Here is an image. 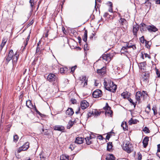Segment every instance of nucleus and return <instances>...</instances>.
<instances>
[{"label":"nucleus","instance_id":"f257e3e1","mask_svg":"<svg viewBox=\"0 0 160 160\" xmlns=\"http://www.w3.org/2000/svg\"><path fill=\"white\" fill-rule=\"evenodd\" d=\"M103 84L105 88L107 90L112 92L116 91L117 86L113 82L108 81L107 82L105 80H104Z\"/></svg>","mask_w":160,"mask_h":160},{"label":"nucleus","instance_id":"f03ea898","mask_svg":"<svg viewBox=\"0 0 160 160\" xmlns=\"http://www.w3.org/2000/svg\"><path fill=\"white\" fill-rule=\"evenodd\" d=\"M122 148L124 150L128 153H130L133 150L132 144H130L128 142H127L125 144H123Z\"/></svg>","mask_w":160,"mask_h":160},{"label":"nucleus","instance_id":"7ed1b4c3","mask_svg":"<svg viewBox=\"0 0 160 160\" xmlns=\"http://www.w3.org/2000/svg\"><path fill=\"white\" fill-rule=\"evenodd\" d=\"M80 81V85L82 87H84L88 84V79L85 76H82L79 78Z\"/></svg>","mask_w":160,"mask_h":160},{"label":"nucleus","instance_id":"20e7f679","mask_svg":"<svg viewBox=\"0 0 160 160\" xmlns=\"http://www.w3.org/2000/svg\"><path fill=\"white\" fill-rule=\"evenodd\" d=\"M113 55L112 53L104 54L102 56V58L103 60L109 62L113 57Z\"/></svg>","mask_w":160,"mask_h":160},{"label":"nucleus","instance_id":"39448f33","mask_svg":"<svg viewBox=\"0 0 160 160\" xmlns=\"http://www.w3.org/2000/svg\"><path fill=\"white\" fill-rule=\"evenodd\" d=\"M13 56V52L12 50L11 49L9 51L8 55L5 58V61L6 63L7 64L12 59Z\"/></svg>","mask_w":160,"mask_h":160},{"label":"nucleus","instance_id":"423d86ee","mask_svg":"<svg viewBox=\"0 0 160 160\" xmlns=\"http://www.w3.org/2000/svg\"><path fill=\"white\" fill-rule=\"evenodd\" d=\"M29 143L28 142H26L22 147H20L17 151L18 153H20L22 151H24L26 150L29 147Z\"/></svg>","mask_w":160,"mask_h":160},{"label":"nucleus","instance_id":"0eeeda50","mask_svg":"<svg viewBox=\"0 0 160 160\" xmlns=\"http://www.w3.org/2000/svg\"><path fill=\"white\" fill-rule=\"evenodd\" d=\"M111 108L109 106L108 103L107 102L106 103V106L103 107V109L106 110L105 112V114L106 115L107 114L109 115L110 116L112 117V112L111 110Z\"/></svg>","mask_w":160,"mask_h":160},{"label":"nucleus","instance_id":"6e6552de","mask_svg":"<svg viewBox=\"0 0 160 160\" xmlns=\"http://www.w3.org/2000/svg\"><path fill=\"white\" fill-rule=\"evenodd\" d=\"M102 95V91L99 89H97L93 92L92 94L93 97L97 98L100 97Z\"/></svg>","mask_w":160,"mask_h":160},{"label":"nucleus","instance_id":"1a4fd4ad","mask_svg":"<svg viewBox=\"0 0 160 160\" xmlns=\"http://www.w3.org/2000/svg\"><path fill=\"white\" fill-rule=\"evenodd\" d=\"M119 21L121 24V26L124 29L127 28V22L125 19L121 18Z\"/></svg>","mask_w":160,"mask_h":160},{"label":"nucleus","instance_id":"9d476101","mask_svg":"<svg viewBox=\"0 0 160 160\" xmlns=\"http://www.w3.org/2000/svg\"><path fill=\"white\" fill-rule=\"evenodd\" d=\"M56 77L55 75L50 73L48 76L47 80L50 82H53L56 80Z\"/></svg>","mask_w":160,"mask_h":160},{"label":"nucleus","instance_id":"9b49d317","mask_svg":"<svg viewBox=\"0 0 160 160\" xmlns=\"http://www.w3.org/2000/svg\"><path fill=\"white\" fill-rule=\"evenodd\" d=\"M80 105L82 109H84L89 106V103L86 100H83L81 102Z\"/></svg>","mask_w":160,"mask_h":160},{"label":"nucleus","instance_id":"f8f14e48","mask_svg":"<svg viewBox=\"0 0 160 160\" xmlns=\"http://www.w3.org/2000/svg\"><path fill=\"white\" fill-rule=\"evenodd\" d=\"M64 129V127L62 125H56L53 127V129L54 130L61 132H63Z\"/></svg>","mask_w":160,"mask_h":160},{"label":"nucleus","instance_id":"ddd939ff","mask_svg":"<svg viewBox=\"0 0 160 160\" xmlns=\"http://www.w3.org/2000/svg\"><path fill=\"white\" fill-rule=\"evenodd\" d=\"M140 28L141 31L142 32L144 31H146L148 30V26L146 25L145 24L142 23L140 24Z\"/></svg>","mask_w":160,"mask_h":160},{"label":"nucleus","instance_id":"4468645a","mask_svg":"<svg viewBox=\"0 0 160 160\" xmlns=\"http://www.w3.org/2000/svg\"><path fill=\"white\" fill-rule=\"evenodd\" d=\"M142 77L144 81H146L149 77V74L146 72H144L142 74Z\"/></svg>","mask_w":160,"mask_h":160},{"label":"nucleus","instance_id":"2eb2a0df","mask_svg":"<svg viewBox=\"0 0 160 160\" xmlns=\"http://www.w3.org/2000/svg\"><path fill=\"white\" fill-rule=\"evenodd\" d=\"M84 140L83 138L78 137H77L75 141V143L78 144H81L82 143Z\"/></svg>","mask_w":160,"mask_h":160},{"label":"nucleus","instance_id":"dca6fc26","mask_svg":"<svg viewBox=\"0 0 160 160\" xmlns=\"http://www.w3.org/2000/svg\"><path fill=\"white\" fill-rule=\"evenodd\" d=\"M148 141L149 138L148 137H146L144 138L142 141L144 148H146L147 147L148 144Z\"/></svg>","mask_w":160,"mask_h":160},{"label":"nucleus","instance_id":"f3484780","mask_svg":"<svg viewBox=\"0 0 160 160\" xmlns=\"http://www.w3.org/2000/svg\"><path fill=\"white\" fill-rule=\"evenodd\" d=\"M148 30L149 32H155L158 30V29L153 25L148 26Z\"/></svg>","mask_w":160,"mask_h":160},{"label":"nucleus","instance_id":"a211bd4d","mask_svg":"<svg viewBox=\"0 0 160 160\" xmlns=\"http://www.w3.org/2000/svg\"><path fill=\"white\" fill-rule=\"evenodd\" d=\"M142 96L141 94V92L138 91L136 93L135 97L137 101L140 102L141 100V97Z\"/></svg>","mask_w":160,"mask_h":160},{"label":"nucleus","instance_id":"6ab92c4d","mask_svg":"<svg viewBox=\"0 0 160 160\" xmlns=\"http://www.w3.org/2000/svg\"><path fill=\"white\" fill-rule=\"evenodd\" d=\"M73 113L74 111L71 108H68V109L66 111V114L68 115L71 116H72Z\"/></svg>","mask_w":160,"mask_h":160},{"label":"nucleus","instance_id":"aec40b11","mask_svg":"<svg viewBox=\"0 0 160 160\" xmlns=\"http://www.w3.org/2000/svg\"><path fill=\"white\" fill-rule=\"evenodd\" d=\"M146 65V62H143L139 63L138 65V67L140 69L143 71L145 70V67Z\"/></svg>","mask_w":160,"mask_h":160},{"label":"nucleus","instance_id":"412c9836","mask_svg":"<svg viewBox=\"0 0 160 160\" xmlns=\"http://www.w3.org/2000/svg\"><path fill=\"white\" fill-rule=\"evenodd\" d=\"M106 72V68L103 67L100 69L97 70V72L98 73L101 74H104Z\"/></svg>","mask_w":160,"mask_h":160},{"label":"nucleus","instance_id":"4be33fe9","mask_svg":"<svg viewBox=\"0 0 160 160\" xmlns=\"http://www.w3.org/2000/svg\"><path fill=\"white\" fill-rule=\"evenodd\" d=\"M133 34L135 36H137V32L139 29L138 26L137 25L133 26Z\"/></svg>","mask_w":160,"mask_h":160},{"label":"nucleus","instance_id":"5701e85b","mask_svg":"<svg viewBox=\"0 0 160 160\" xmlns=\"http://www.w3.org/2000/svg\"><path fill=\"white\" fill-rule=\"evenodd\" d=\"M130 93H129L128 92H123L121 94V96L123 97L124 98H127L128 99L129 98Z\"/></svg>","mask_w":160,"mask_h":160},{"label":"nucleus","instance_id":"b1692460","mask_svg":"<svg viewBox=\"0 0 160 160\" xmlns=\"http://www.w3.org/2000/svg\"><path fill=\"white\" fill-rule=\"evenodd\" d=\"M87 37L88 31L87 30H85V31L84 35L82 37L83 40L85 42H86L87 41Z\"/></svg>","mask_w":160,"mask_h":160},{"label":"nucleus","instance_id":"393cba45","mask_svg":"<svg viewBox=\"0 0 160 160\" xmlns=\"http://www.w3.org/2000/svg\"><path fill=\"white\" fill-rule=\"evenodd\" d=\"M112 143L109 142L107 143V150L109 151H111L112 149Z\"/></svg>","mask_w":160,"mask_h":160},{"label":"nucleus","instance_id":"a878e982","mask_svg":"<svg viewBox=\"0 0 160 160\" xmlns=\"http://www.w3.org/2000/svg\"><path fill=\"white\" fill-rule=\"evenodd\" d=\"M68 71V68H62L60 69V72L62 74H65Z\"/></svg>","mask_w":160,"mask_h":160},{"label":"nucleus","instance_id":"bb28decb","mask_svg":"<svg viewBox=\"0 0 160 160\" xmlns=\"http://www.w3.org/2000/svg\"><path fill=\"white\" fill-rule=\"evenodd\" d=\"M91 139V136L87 137L85 138L86 143L88 145H90L91 143V141L90 140Z\"/></svg>","mask_w":160,"mask_h":160},{"label":"nucleus","instance_id":"cd10ccee","mask_svg":"<svg viewBox=\"0 0 160 160\" xmlns=\"http://www.w3.org/2000/svg\"><path fill=\"white\" fill-rule=\"evenodd\" d=\"M18 55L17 54V52L15 54L14 57L12 58V63H15L17 61L18 59Z\"/></svg>","mask_w":160,"mask_h":160},{"label":"nucleus","instance_id":"c85d7f7f","mask_svg":"<svg viewBox=\"0 0 160 160\" xmlns=\"http://www.w3.org/2000/svg\"><path fill=\"white\" fill-rule=\"evenodd\" d=\"M69 156L67 155L61 156L60 160H69Z\"/></svg>","mask_w":160,"mask_h":160},{"label":"nucleus","instance_id":"c756f323","mask_svg":"<svg viewBox=\"0 0 160 160\" xmlns=\"http://www.w3.org/2000/svg\"><path fill=\"white\" fill-rule=\"evenodd\" d=\"M114 156L112 154H109L106 158L107 160H115Z\"/></svg>","mask_w":160,"mask_h":160},{"label":"nucleus","instance_id":"7c9ffc66","mask_svg":"<svg viewBox=\"0 0 160 160\" xmlns=\"http://www.w3.org/2000/svg\"><path fill=\"white\" fill-rule=\"evenodd\" d=\"M121 126L122 127L124 131L127 130L128 129V127L127 126V123L126 122H122L121 124Z\"/></svg>","mask_w":160,"mask_h":160},{"label":"nucleus","instance_id":"2f4dec72","mask_svg":"<svg viewBox=\"0 0 160 160\" xmlns=\"http://www.w3.org/2000/svg\"><path fill=\"white\" fill-rule=\"evenodd\" d=\"M74 124V122L72 121H69L67 125V128L68 129H70L72 127Z\"/></svg>","mask_w":160,"mask_h":160},{"label":"nucleus","instance_id":"473e14b6","mask_svg":"<svg viewBox=\"0 0 160 160\" xmlns=\"http://www.w3.org/2000/svg\"><path fill=\"white\" fill-rule=\"evenodd\" d=\"M30 34L28 35V36L26 41V42H24V48L23 49H22L23 50H24V49H25V47L27 45L28 41L30 39Z\"/></svg>","mask_w":160,"mask_h":160},{"label":"nucleus","instance_id":"72a5a7b5","mask_svg":"<svg viewBox=\"0 0 160 160\" xmlns=\"http://www.w3.org/2000/svg\"><path fill=\"white\" fill-rule=\"evenodd\" d=\"M94 110L92 111V112H88L87 114L88 118H89L91 117L94 116Z\"/></svg>","mask_w":160,"mask_h":160},{"label":"nucleus","instance_id":"f704fd0d","mask_svg":"<svg viewBox=\"0 0 160 160\" xmlns=\"http://www.w3.org/2000/svg\"><path fill=\"white\" fill-rule=\"evenodd\" d=\"M145 6H147L148 7H149L150 8L151 7V3L149 1V0H147L145 2Z\"/></svg>","mask_w":160,"mask_h":160},{"label":"nucleus","instance_id":"c9c22d12","mask_svg":"<svg viewBox=\"0 0 160 160\" xmlns=\"http://www.w3.org/2000/svg\"><path fill=\"white\" fill-rule=\"evenodd\" d=\"M108 3L110 4L109 5V8L108 9V11L110 12H112V3L110 2H108Z\"/></svg>","mask_w":160,"mask_h":160},{"label":"nucleus","instance_id":"e433bc0d","mask_svg":"<svg viewBox=\"0 0 160 160\" xmlns=\"http://www.w3.org/2000/svg\"><path fill=\"white\" fill-rule=\"evenodd\" d=\"M137 122L136 120H133L132 118L128 122V123L130 125H132V124H134L136 123Z\"/></svg>","mask_w":160,"mask_h":160},{"label":"nucleus","instance_id":"4c0bfd02","mask_svg":"<svg viewBox=\"0 0 160 160\" xmlns=\"http://www.w3.org/2000/svg\"><path fill=\"white\" fill-rule=\"evenodd\" d=\"M26 106L30 108H31L30 106H32V107H33V105L31 103V101L29 100L26 102Z\"/></svg>","mask_w":160,"mask_h":160},{"label":"nucleus","instance_id":"58836bf2","mask_svg":"<svg viewBox=\"0 0 160 160\" xmlns=\"http://www.w3.org/2000/svg\"><path fill=\"white\" fill-rule=\"evenodd\" d=\"M152 109L153 111L154 115H156L157 114L156 107H153Z\"/></svg>","mask_w":160,"mask_h":160},{"label":"nucleus","instance_id":"ea45409f","mask_svg":"<svg viewBox=\"0 0 160 160\" xmlns=\"http://www.w3.org/2000/svg\"><path fill=\"white\" fill-rule=\"evenodd\" d=\"M139 40L142 43H144V42H145L146 41H147L145 39L144 37L143 36H142L139 38Z\"/></svg>","mask_w":160,"mask_h":160},{"label":"nucleus","instance_id":"a19ab883","mask_svg":"<svg viewBox=\"0 0 160 160\" xmlns=\"http://www.w3.org/2000/svg\"><path fill=\"white\" fill-rule=\"evenodd\" d=\"M127 99L134 106V108H135L136 106V104L133 102V100L130 98H128V99Z\"/></svg>","mask_w":160,"mask_h":160},{"label":"nucleus","instance_id":"79ce46f5","mask_svg":"<svg viewBox=\"0 0 160 160\" xmlns=\"http://www.w3.org/2000/svg\"><path fill=\"white\" fill-rule=\"evenodd\" d=\"M7 41V40L6 39H3L2 40V42L1 45V47L2 48L5 45L6 42Z\"/></svg>","mask_w":160,"mask_h":160},{"label":"nucleus","instance_id":"37998d69","mask_svg":"<svg viewBox=\"0 0 160 160\" xmlns=\"http://www.w3.org/2000/svg\"><path fill=\"white\" fill-rule=\"evenodd\" d=\"M77 68V66L76 65H75L73 67H72L70 69H71V72L72 73H73L75 70L76 69V68Z\"/></svg>","mask_w":160,"mask_h":160},{"label":"nucleus","instance_id":"c03bdc74","mask_svg":"<svg viewBox=\"0 0 160 160\" xmlns=\"http://www.w3.org/2000/svg\"><path fill=\"white\" fill-rule=\"evenodd\" d=\"M94 116H97L99 115L101 113L100 112H99L96 110H94Z\"/></svg>","mask_w":160,"mask_h":160},{"label":"nucleus","instance_id":"a18cd8bd","mask_svg":"<svg viewBox=\"0 0 160 160\" xmlns=\"http://www.w3.org/2000/svg\"><path fill=\"white\" fill-rule=\"evenodd\" d=\"M18 137L17 135H15L13 136V141L15 142L18 141Z\"/></svg>","mask_w":160,"mask_h":160},{"label":"nucleus","instance_id":"49530a36","mask_svg":"<svg viewBox=\"0 0 160 160\" xmlns=\"http://www.w3.org/2000/svg\"><path fill=\"white\" fill-rule=\"evenodd\" d=\"M143 131L145 133H149L150 132L149 129L147 127H145L143 129Z\"/></svg>","mask_w":160,"mask_h":160},{"label":"nucleus","instance_id":"de8ad7c7","mask_svg":"<svg viewBox=\"0 0 160 160\" xmlns=\"http://www.w3.org/2000/svg\"><path fill=\"white\" fill-rule=\"evenodd\" d=\"M40 157L41 158V160H45V157L44 155L42 154V153L40 154H39Z\"/></svg>","mask_w":160,"mask_h":160},{"label":"nucleus","instance_id":"09e8293b","mask_svg":"<svg viewBox=\"0 0 160 160\" xmlns=\"http://www.w3.org/2000/svg\"><path fill=\"white\" fill-rule=\"evenodd\" d=\"M156 73L158 77H160V71H159L158 69H156Z\"/></svg>","mask_w":160,"mask_h":160},{"label":"nucleus","instance_id":"8fccbe9b","mask_svg":"<svg viewBox=\"0 0 160 160\" xmlns=\"http://www.w3.org/2000/svg\"><path fill=\"white\" fill-rule=\"evenodd\" d=\"M145 43H146V45H148V47H147V48H149L150 46V45H151V44L149 42V41H146V42H145Z\"/></svg>","mask_w":160,"mask_h":160},{"label":"nucleus","instance_id":"3c124183","mask_svg":"<svg viewBox=\"0 0 160 160\" xmlns=\"http://www.w3.org/2000/svg\"><path fill=\"white\" fill-rule=\"evenodd\" d=\"M141 94L142 96H145V95L146 96L147 95V94L146 93V92L144 91H143L142 92H141Z\"/></svg>","mask_w":160,"mask_h":160},{"label":"nucleus","instance_id":"603ef678","mask_svg":"<svg viewBox=\"0 0 160 160\" xmlns=\"http://www.w3.org/2000/svg\"><path fill=\"white\" fill-rule=\"evenodd\" d=\"M69 148L71 149V150H72L74 149V147H73V144H71L70 145Z\"/></svg>","mask_w":160,"mask_h":160},{"label":"nucleus","instance_id":"864d4df0","mask_svg":"<svg viewBox=\"0 0 160 160\" xmlns=\"http://www.w3.org/2000/svg\"><path fill=\"white\" fill-rule=\"evenodd\" d=\"M84 50H87L88 49L87 48V44L86 43L84 45Z\"/></svg>","mask_w":160,"mask_h":160},{"label":"nucleus","instance_id":"5fc2aeb1","mask_svg":"<svg viewBox=\"0 0 160 160\" xmlns=\"http://www.w3.org/2000/svg\"><path fill=\"white\" fill-rule=\"evenodd\" d=\"M127 46L126 47H123L122 48V50L121 51V52L122 51H126V50H127Z\"/></svg>","mask_w":160,"mask_h":160},{"label":"nucleus","instance_id":"6e6d98bb","mask_svg":"<svg viewBox=\"0 0 160 160\" xmlns=\"http://www.w3.org/2000/svg\"><path fill=\"white\" fill-rule=\"evenodd\" d=\"M33 22H34V21L33 20H32L29 23V24H28V26H30V25H32L33 23Z\"/></svg>","mask_w":160,"mask_h":160},{"label":"nucleus","instance_id":"4d7b16f0","mask_svg":"<svg viewBox=\"0 0 160 160\" xmlns=\"http://www.w3.org/2000/svg\"><path fill=\"white\" fill-rule=\"evenodd\" d=\"M111 135L109 134H108L106 136V139L108 140H109L110 137Z\"/></svg>","mask_w":160,"mask_h":160},{"label":"nucleus","instance_id":"13d9d810","mask_svg":"<svg viewBox=\"0 0 160 160\" xmlns=\"http://www.w3.org/2000/svg\"><path fill=\"white\" fill-rule=\"evenodd\" d=\"M78 42L79 43H80L82 41V39L80 37H78Z\"/></svg>","mask_w":160,"mask_h":160},{"label":"nucleus","instance_id":"bf43d9fd","mask_svg":"<svg viewBox=\"0 0 160 160\" xmlns=\"http://www.w3.org/2000/svg\"><path fill=\"white\" fill-rule=\"evenodd\" d=\"M96 34V33H92V36H90V39H92V38H93V37H94V36H95Z\"/></svg>","mask_w":160,"mask_h":160},{"label":"nucleus","instance_id":"052dcab7","mask_svg":"<svg viewBox=\"0 0 160 160\" xmlns=\"http://www.w3.org/2000/svg\"><path fill=\"white\" fill-rule=\"evenodd\" d=\"M98 138L100 140H103L104 138L102 135H100L98 137Z\"/></svg>","mask_w":160,"mask_h":160},{"label":"nucleus","instance_id":"680f3d73","mask_svg":"<svg viewBox=\"0 0 160 160\" xmlns=\"http://www.w3.org/2000/svg\"><path fill=\"white\" fill-rule=\"evenodd\" d=\"M145 57V58L148 57L149 58H150V57L149 55L147 53H144Z\"/></svg>","mask_w":160,"mask_h":160},{"label":"nucleus","instance_id":"e2e57ef3","mask_svg":"<svg viewBox=\"0 0 160 160\" xmlns=\"http://www.w3.org/2000/svg\"><path fill=\"white\" fill-rule=\"evenodd\" d=\"M156 4H160V0H156Z\"/></svg>","mask_w":160,"mask_h":160},{"label":"nucleus","instance_id":"0e129e2a","mask_svg":"<svg viewBox=\"0 0 160 160\" xmlns=\"http://www.w3.org/2000/svg\"><path fill=\"white\" fill-rule=\"evenodd\" d=\"M108 13H107V12H105L104 13L103 16L104 17H106L108 16Z\"/></svg>","mask_w":160,"mask_h":160},{"label":"nucleus","instance_id":"69168bd1","mask_svg":"<svg viewBox=\"0 0 160 160\" xmlns=\"http://www.w3.org/2000/svg\"><path fill=\"white\" fill-rule=\"evenodd\" d=\"M36 112L37 114H38L40 116H42V114L38 110H37Z\"/></svg>","mask_w":160,"mask_h":160},{"label":"nucleus","instance_id":"338daca9","mask_svg":"<svg viewBox=\"0 0 160 160\" xmlns=\"http://www.w3.org/2000/svg\"><path fill=\"white\" fill-rule=\"evenodd\" d=\"M36 112L37 114H38L40 116H42V114L38 110H37Z\"/></svg>","mask_w":160,"mask_h":160},{"label":"nucleus","instance_id":"774afa93","mask_svg":"<svg viewBox=\"0 0 160 160\" xmlns=\"http://www.w3.org/2000/svg\"><path fill=\"white\" fill-rule=\"evenodd\" d=\"M30 3V6L32 8L34 5V2H31Z\"/></svg>","mask_w":160,"mask_h":160}]
</instances>
